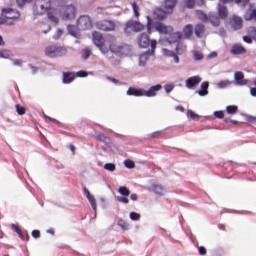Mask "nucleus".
Returning a JSON list of instances; mask_svg holds the SVG:
<instances>
[{"label":"nucleus","instance_id":"obj_27","mask_svg":"<svg viewBox=\"0 0 256 256\" xmlns=\"http://www.w3.org/2000/svg\"><path fill=\"white\" fill-rule=\"evenodd\" d=\"M175 5H177V0H165L164 8L168 13H173V9H175Z\"/></svg>","mask_w":256,"mask_h":256},{"label":"nucleus","instance_id":"obj_31","mask_svg":"<svg viewBox=\"0 0 256 256\" xmlns=\"http://www.w3.org/2000/svg\"><path fill=\"white\" fill-rule=\"evenodd\" d=\"M89 57H91V48L82 49L81 60L82 61H87V59H89Z\"/></svg>","mask_w":256,"mask_h":256},{"label":"nucleus","instance_id":"obj_11","mask_svg":"<svg viewBox=\"0 0 256 256\" xmlns=\"http://www.w3.org/2000/svg\"><path fill=\"white\" fill-rule=\"evenodd\" d=\"M63 21H69L75 19V6L68 5L64 8V13L62 14Z\"/></svg>","mask_w":256,"mask_h":256},{"label":"nucleus","instance_id":"obj_24","mask_svg":"<svg viewBox=\"0 0 256 256\" xmlns=\"http://www.w3.org/2000/svg\"><path fill=\"white\" fill-rule=\"evenodd\" d=\"M230 53L232 55H243V54L247 53V50L243 46L236 44V45L232 46Z\"/></svg>","mask_w":256,"mask_h":256},{"label":"nucleus","instance_id":"obj_28","mask_svg":"<svg viewBox=\"0 0 256 256\" xmlns=\"http://www.w3.org/2000/svg\"><path fill=\"white\" fill-rule=\"evenodd\" d=\"M178 39H183V33L174 32V33L170 34V36L167 38V41L169 43H177Z\"/></svg>","mask_w":256,"mask_h":256},{"label":"nucleus","instance_id":"obj_50","mask_svg":"<svg viewBox=\"0 0 256 256\" xmlns=\"http://www.w3.org/2000/svg\"><path fill=\"white\" fill-rule=\"evenodd\" d=\"M162 53H164V55L166 57H173L174 54H175V52H173V51H171V50H169L167 48L162 49Z\"/></svg>","mask_w":256,"mask_h":256},{"label":"nucleus","instance_id":"obj_32","mask_svg":"<svg viewBox=\"0 0 256 256\" xmlns=\"http://www.w3.org/2000/svg\"><path fill=\"white\" fill-rule=\"evenodd\" d=\"M118 193L123 197H129V195H131V191L126 186H120L118 188Z\"/></svg>","mask_w":256,"mask_h":256},{"label":"nucleus","instance_id":"obj_45","mask_svg":"<svg viewBox=\"0 0 256 256\" xmlns=\"http://www.w3.org/2000/svg\"><path fill=\"white\" fill-rule=\"evenodd\" d=\"M244 117L246 119V121H248V123H254V125H256V117L249 115V114H244Z\"/></svg>","mask_w":256,"mask_h":256},{"label":"nucleus","instance_id":"obj_39","mask_svg":"<svg viewBox=\"0 0 256 256\" xmlns=\"http://www.w3.org/2000/svg\"><path fill=\"white\" fill-rule=\"evenodd\" d=\"M146 19H147L146 29H147V32L151 34V29H153V19H151V17L149 16H147Z\"/></svg>","mask_w":256,"mask_h":256},{"label":"nucleus","instance_id":"obj_35","mask_svg":"<svg viewBox=\"0 0 256 256\" xmlns=\"http://www.w3.org/2000/svg\"><path fill=\"white\" fill-rule=\"evenodd\" d=\"M256 21V9L250 11L249 15H245V21Z\"/></svg>","mask_w":256,"mask_h":256},{"label":"nucleus","instance_id":"obj_15","mask_svg":"<svg viewBox=\"0 0 256 256\" xmlns=\"http://www.w3.org/2000/svg\"><path fill=\"white\" fill-rule=\"evenodd\" d=\"M161 89H163L161 84L151 86L148 90H144V97H156L157 91H161Z\"/></svg>","mask_w":256,"mask_h":256},{"label":"nucleus","instance_id":"obj_61","mask_svg":"<svg viewBox=\"0 0 256 256\" xmlns=\"http://www.w3.org/2000/svg\"><path fill=\"white\" fill-rule=\"evenodd\" d=\"M0 25H7V21L5 20V16H3V10L0 13Z\"/></svg>","mask_w":256,"mask_h":256},{"label":"nucleus","instance_id":"obj_44","mask_svg":"<svg viewBox=\"0 0 256 256\" xmlns=\"http://www.w3.org/2000/svg\"><path fill=\"white\" fill-rule=\"evenodd\" d=\"M16 112L18 113V115H25V113H27V110L25 109V107L18 104L16 105Z\"/></svg>","mask_w":256,"mask_h":256},{"label":"nucleus","instance_id":"obj_53","mask_svg":"<svg viewBox=\"0 0 256 256\" xmlns=\"http://www.w3.org/2000/svg\"><path fill=\"white\" fill-rule=\"evenodd\" d=\"M214 117H216V119H223V117H225V112H223V111H215L214 112Z\"/></svg>","mask_w":256,"mask_h":256},{"label":"nucleus","instance_id":"obj_40","mask_svg":"<svg viewBox=\"0 0 256 256\" xmlns=\"http://www.w3.org/2000/svg\"><path fill=\"white\" fill-rule=\"evenodd\" d=\"M187 117H188V119H192V121L199 119V115L197 113L193 112V110L187 111Z\"/></svg>","mask_w":256,"mask_h":256},{"label":"nucleus","instance_id":"obj_5","mask_svg":"<svg viewBox=\"0 0 256 256\" xmlns=\"http://www.w3.org/2000/svg\"><path fill=\"white\" fill-rule=\"evenodd\" d=\"M77 27L80 31H87L93 27V21L88 15L80 16L77 20Z\"/></svg>","mask_w":256,"mask_h":256},{"label":"nucleus","instance_id":"obj_58","mask_svg":"<svg viewBox=\"0 0 256 256\" xmlns=\"http://www.w3.org/2000/svg\"><path fill=\"white\" fill-rule=\"evenodd\" d=\"M62 35H63V30L58 29L57 34L53 36V39H55V41H57L61 38Z\"/></svg>","mask_w":256,"mask_h":256},{"label":"nucleus","instance_id":"obj_63","mask_svg":"<svg viewBox=\"0 0 256 256\" xmlns=\"http://www.w3.org/2000/svg\"><path fill=\"white\" fill-rule=\"evenodd\" d=\"M30 69H31V73L32 75H36L37 71H39V68L33 66V65H29Z\"/></svg>","mask_w":256,"mask_h":256},{"label":"nucleus","instance_id":"obj_38","mask_svg":"<svg viewBox=\"0 0 256 256\" xmlns=\"http://www.w3.org/2000/svg\"><path fill=\"white\" fill-rule=\"evenodd\" d=\"M183 3L187 9H195V0H183Z\"/></svg>","mask_w":256,"mask_h":256},{"label":"nucleus","instance_id":"obj_26","mask_svg":"<svg viewBox=\"0 0 256 256\" xmlns=\"http://www.w3.org/2000/svg\"><path fill=\"white\" fill-rule=\"evenodd\" d=\"M95 139L98 141H101L102 143H105V145H109L111 143V137L103 134V133H96L94 134Z\"/></svg>","mask_w":256,"mask_h":256},{"label":"nucleus","instance_id":"obj_2","mask_svg":"<svg viewBox=\"0 0 256 256\" xmlns=\"http://www.w3.org/2000/svg\"><path fill=\"white\" fill-rule=\"evenodd\" d=\"M51 9V0H36L33 6L34 15H45Z\"/></svg>","mask_w":256,"mask_h":256},{"label":"nucleus","instance_id":"obj_13","mask_svg":"<svg viewBox=\"0 0 256 256\" xmlns=\"http://www.w3.org/2000/svg\"><path fill=\"white\" fill-rule=\"evenodd\" d=\"M84 195L86 196L87 200L89 201L93 211L95 212V215H97V201L95 200V196L89 192V189L87 187L83 188Z\"/></svg>","mask_w":256,"mask_h":256},{"label":"nucleus","instance_id":"obj_21","mask_svg":"<svg viewBox=\"0 0 256 256\" xmlns=\"http://www.w3.org/2000/svg\"><path fill=\"white\" fill-rule=\"evenodd\" d=\"M167 14H169V12L165 9H161V8H156L154 10V15L156 17V19H158L159 21H163V19L167 18Z\"/></svg>","mask_w":256,"mask_h":256},{"label":"nucleus","instance_id":"obj_56","mask_svg":"<svg viewBox=\"0 0 256 256\" xmlns=\"http://www.w3.org/2000/svg\"><path fill=\"white\" fill-rule=\"evenodd\" d=\"M32 237H33L34 239H39V238L41 237V231H39V230H33V231H32Z\"/></svg>","mask_w":256,"mask_h":256},{"label":"nucleus","instance_id":"obj_9","mask_svg":"<svg viewBox=\"0 0 256 256\" xmlns=\"http://www.w3.org/2000/svg\"><path fill=\"white\" fill-rule=\"evenodd\" d=\"M149 191L155 193V195H158V197H163V195L167 193V188H165V186H163L162 184L153 183L152 185H150Z\"/></svg>","mask_w":256,"mask_h":256},{"label":"nucleus","instance_id":"obj_14","mask_svg":"<svg viewBox=\"0 0 256 256\" xmlns=\"http://www.w3.org/2000/svg\"><path fill=\"white\" fill-rule=\"evenodd\" d=\"M138 44L141 49H147V47H151V40L149 39V34L142 33L138 39Z\"/></svg>","mask_w":256,"mask_h":256},{"label":"nucleus","instance_id":"obj_34","mask_svg":"<svg viewBox=\"0 0 256 256\" xmlns=\"http://www.w3.org/2000/svg\"><path fill=\"white\" fill-rule=\"evenodd\" d=\"M237 111H239V107L237 105H229L226 107V113H228V115H235Z\"/></svg>","mask_w":256,"mask_h":256},{"label":"nucleus","instance_id":"obj_1","mask_svg":"<svg viewBox=\"0 0 256 256\" xmlns=\"http://www.w3.org/2000/svg\"><path fill=\"white\" fill-rule=\"evenodd\" d=\"M2 15L9 27L15 25V21L21 17V12L13 8H2Z\"/></svg>","mask_w":256,"mask_h":256},{"label":"nucleus","instance_id":"obj_62","mask_svg":"<svg viewBox=\"0 0 256 256\" xmlns=\"http://www.w3.org/2000/svg\"><path fill=\"white\" fill-rule=\"evenodd\" d=\"M11 229H13L15 231V233H17V235H19L21 232V228H19V226L15 225V224L11 225Z\"/></svg>","mask_w":256,"mask_h":256},{"label":"nucleus","instance_id":"obj_47","mask_svg":"<svg viewBox=\"0 0 256 256\" xmlns=\"http://www.w3.org/2000/svg\"><path fill=\"white\" fill-rule=\"evenodd\" d=\"M173 89H175V85H173V84H166L164 86L165 93H167V94L171 93V91H173Z\"/></svg>","mask_w":256,"mask_h":256},{"label":"nucleus","instance_id":"obj_16","mask_svg":"<svg viewBox=\"0 0 256 256\" xmlns=\"http://www.w3.org/2000/svg\"><path fill=\"white\" fill-rule=\"evenodd\" d=\"M93 43L96 47H101L102 45H105V38H103V34L100 32H93Z\"/></svg>","mask_w":256,"mask_h":256},{"label":"nucleus","instance_id":"obj_7","mask_svg":"<svg viewBox=\"0 0 256 256\" xmlns=\"http://www.w3.org/2000/svg\"><path fill=\"white\" fill-rule=\"evenodd\" d=\"M63 52H65V48L63 47H58V46H48L45 49V53L47 57H61L63 56Z\"/></svg>","mask_w":256,"mask_h":256},{"label":"nucleus","instance_id":"obj_54","mask_svg":"<svg viewBox=\"0 0 256 256\" xmlns=\"http://www.w3.org/2000/svg\"><path fill=\"white\" fill-rule=\"evenodd\" d=\"M9 53H10L9 50L1 51L0 58H2V59H9V57H10Z\"/></svg>","mask_w":256,"mask_h":256},{"label":"nucleus","instance_id":"obj_55","mask_svg":"<svg viewBox=\"0 0 256 256\" xmlns=\"http://www.w3.org/2000/svg\"><path fill=\"white\" fill-rule=\"evenodd\" d=\"M161 133H163V130L153 132V133L149 136V139H158V137H159V135H161Z\"/></svg>","mask_w":256,"mask_h":256},{"label":"nucleus","instance_id":"obj_43","mask_svg":"<svg viewBox=\"0 0 256 256\" xmlns=\"http://www.w3.org/2000/svg\"><path fill=\"white\" fill-rule=\"evenodd\" d=\"M67 31H68L69 35H72V37H77V32L75 31V26L68 25Z\"/></svg>","mask_w":256,"mask_h":256},{"label":"nucleus","instance_id":"obj_36","mask_svg":"<svg viewBox=\"0 0 256 256\" xmlns=\"http://www.w3.org/2000/svg\"><path fill=\"white\" fill-rule=\"evenodd\" d=\"M47 15H48V19H50L52 21V23H55V25H57V23H59V19L57 17H55L53 15V13H51V6L50 9H48L46 11Z\"/></svg>","mask_w":256,"mask_h":256},{"label":"nucleus","instance_id":"obj_17","mask_svg":"<svg viewBox=\"0 0 256 256\" xmlns=\"http://www.w3.org/2000/svg\"><path fill=\"white\" fill-rule=\"evenodd\" d=\"M201 81L200 76H192L186 80V87L187 89H193V87H197Z\"/></svg>","mask_w":256,"mask_h":256},{"label":"nucleus","instance_id":"obj_6","mask_svg":"<svg viewBox=\"0 0 256 256\" xmlns=\"http://www.w3.org/2000/svg\"><path fill=\"white\" fill-rule=\"evenodd\" d=\"M234 85L238 87H245L251 85V80L245 79V74L241 71L234 72Z\"/></svg>","mask_w":256,"mask_h":256},{"label":"nucleus","instance_id":"obj_4","mask_svg":"<svg viewBox=\"0 0 256 256\" xmlns=\"http://www.w3.org/2000/svg\"><path fill=\"white\" fill-rule=\"evenodd\" d=\"M157 49V40H151V49L139 55V67H145L151 55H155Z\"/></svg>","mask_w":256,"mask_h":256},{"label":"nucleus","instance_id":"obj_37","mask_svg":"<svg viewBox=\"0 0 256 256\" xmlns=\"http://www.w3.org/2000/svg\"><path fill=\"white\" fill-rule=\"evenodd\" d=\"M104 169L106 171H110V173H113L117 169V166L114 163H106L104 165Z\"/></svg>","mask_w":256,"mask_h":256},{"label":"nucleus","instance_id":"obj_49","mask_svg":"<svg viewBox=\"0 0 256 256\" xmlns=\"http://www.w3.org/2000/svg\"><path fill=\"white\" fill-rule=\"evenodd\" d=\"M117 201L120 203H125L127 205L129 203V198L127 196H117Z\"/></svg>","mask_w":256,"mask_h":256},{"label":"nucleus","instance_id":"obj_20","mask_svg":"<svg viewBox=\"0 0 256 256\" xmlns=\"http://www.w3.org/2000/svg\"><path fill=\"white\" fill-rule=\"evenodd\" d=\"M194 33L198 39L203 38V35H205V25L201 23L196 24L194 27Z\"/></svg>","mask_w":256,"mask_h":256},{"label":"nucleus","instance_id":"obj_41","mask_svg":"<svg viewBox=\"0 0 256 256\" xmlns=\"http://www.w3.org/2000/svg\"><path fill=\"white\" fill-rule=\"evenodd\" d=\"M129 218L131 219V221H139L141 219V214L137 212H130Z\"/></svg>","mask_w":256,"mask_h":256},{"label":"nucleus","instance_id":"obj_64","mask_svg":"<svg viewBox=\"0 0 256 256\" xmlns=\"http://www.w3.org/2000/svg\"><path fill=\"white\" fill-rule=\"evenodd\" d=\"M250 95L251 97H256V87H250Z\"/></svg>","mask_w":256,"mask_h":256},{"label":"nucleus","instance_id":"obj_48","mask_svg":"<svg viewBox=\"0 0 256 256\" xmlns=\"http://www.w3.org/2000/svg\"><path fill=\"white\" fill-rule=\"evenodd\" d=\"M203 54L199 51L194 52V61H202Z\"/></svg>","mask_w":256,"mask_h":256},{"label":"nucleus","instance_id":"obj_23","mask_svg":"<svg viewBox=\"0 0 256 256\" xmlns=\"http://www.w3.org/2000/svg\"><path fill=\"white\" fill-rule=\"evenodd\" d=\"M229 15V10H227V6L219 4L218 5V17L220 19H227Z\"/></svg>","mask_w":256,"mask_h":256},{"label":"nucleus","instance_id":"obj_10","mask_svg":"<svg viewBox=\"0 0 256 256\" xmlns=\"http://www.w3.org/2000/svg\"><path fill=\"white\" fill-rule=\"evenodd\" d=\"M230 27L234 31H239V30L243 29V18H241L237 15H233L230 20Z\"/></svg>","mask_w":256,"mask_h":256},{"label":"nucleus","instance_id":"obj_29","mask_svg":"<svg viewBox=\"0 0 256 256\" xmlns=\"http://www.w3.org/2000/svg\"><path fill=\"white\" fill-rule=\"evenodd\" d=\"M233 82L230 80H221L216 84L217 89H227V87H231Z\"/></svg>","mask_w":256,"mask_h":256},{"label":"nucleus","instance_id":"obj_8","mask_svg":"<svg viewBox=\"0 0 256 256\" xmlns=\"http://www.w3.org/2000/svg\"><path fill=\"white\" fill-rule=\"evenodd\" d=\"M96 27L100 31H115V23L111 20L97 22Z\"/></svg>","mask_w":256,"mask_h":256},{"label":"nucleus","instance_id":"obj_3","mask_svg":"<svg viewBox=\"0 0 256 256\" xmlns=\"http://www.w3.org/2000/svg\"><path fill=\"white\" fill-rule=\"evenodd\" d=\"M143 29H145V26L141 22L129 20L125 24L124 33H126V35H131V33H141Z\"/></svg>","mask_w":256,"mask_h":256},{"label":"nucleus","instance_id":"obj_51","mask_svg":"<svg viewBox=\"0 0 256 256\" xmlns=\"http://www.w3.org/2000/svg\"><path fill=\"white\" fill-rule=\"evenodd\" d=\"M198 253L201 256L207 255V248L205 246H198Z\"/></svg>","mask_w":256,"mask_h":256},{"label":"nucleus","instance_id":"obj_57","mask_svg":"<svg viewBox=\"0 0 256 256\" xmlns=\"http://www.w3.org/2000/svg\"><path fill=\"white\" fill-rule=\"evenodd\" d=\"M98 49L103 53L104 55L109 53V48L105 47V44H102L101 47H98Z\"/></svg>","mask_w":256,"mask_h":256},{"label":"nucleus","instance_id":"obj_33","mask_svg":"<svg viewBox=\"0 0 256 256\" xmlns=\"http://www.w3.org/2000/svg\"><path fill=\"white\" fill-rule=\"evenodd\" d=\"M117 225L118 227L122 228L123 231H129V223H127L125 220L121 218L118 219Z\"/></svg>","mask_w":256,"mask_h":256},{"label":"nucleus","instance_id":"obj_19","mask_svg":"<svg viewBox=\"0 0 256 256\" xmlns=\"http://www.w3.org/2000/svg\"><path fill=\"white\" fill-rule=\"evenodd\" d=\"M181 33L183 39H191L193 37V26L191 24L185 25Z\"/></svg>","mask_w":256,"mask_h":256},{"label":"nucleus","instance_id":"obj_42","mask_svg":"<svg viewBox=\"0 0 256 256\" xmlns=\"http://www.w3.org/2000/svg\"><path fill=\"white\" fill-rule=\"evenodd\" d=\"M124 166L126 169H135V162L133 160H125Z\"/></svg>","mask_w":256,"mask_h":256},{"label":"nucleus","instance_id":"obj_52","mask_svg":"<svg viewBox=\"0 0 256 256\" xmlns=\"http://www.w3.org/2000/svg\"><path fill=\"white\" fill-rule=\"evenodd\" d=\"M106 79H107V81L114 83V85H121V81H119L111 76H106Z\"/></svg>","mask_w":256,"mask_h":256},{"label":"nucleus","instance_id":"obj_18","mask_svg":"<svg viewBox=\"0 0 256 256\" xmlns=\"http://www.w3.org/2000/svg\"><path fill=\"white\" fill-rule=\"evenodd\" d=\"M126 95H129V97H144V90L141 88H135V87H130Z\"/></svg>","mask_w":256,"mask_h":256},{"label":"nucleus","instance_id":"obj_22","mask_svg":"<svg viewBox=\"0 0 256 256\" xmlns=\"http://www.w3.org/2000/svg\"><path fill=\"white\" fill-rule=\"evenodd\" d=\"M197 93L200 97H207L209 95V83L207 81L203 82Z\"/></svg>","mask_w":256,"mask_h":256},{"label":"nucleus","instance_id":"obj_30","mask_svg":"<svg viewBox=\"0 0 256 256\" xmlns=\"http://www.w3.org/2000/svg\"><path fill=\"white\" fill-rule=\"evenodd\" d=\"M187 51V45L183 42H178L176 45V53L177 55H183Z\"/></svg>","mask_w":256,"mask_h":256},{"label":"nucleus","instance_id":"obj_59","mask_svg":"<svg viewBox=\"0 0 256 256\" xmlns=\"http://www.w3.org/2000/svg\"><path fill=\"white\" fill-rule=\"evenodd\" d=\"M87 71L84 70H80L78 72H76V77H87Z\"/></svg>","mask_w":256,"mask_h":256},{"label":"nucleus","instance_id":"obj_25","mask_svg":"<svg viewBox=\"0 0 256 256\" xmlns=\"http://www.w3.org/2000/svg\"><path fill=\"white\" fill-rule=\"evenodd\" d=\"M75 81V73L73 72H64L63 73V83L65 85H69V83H73Z\"/></svg>","mask_w":256,"mask_h":256},{"label":"nucleus","instance_id":"obj_46","mask_svg":"<svg viewBox=\"0 0 256 256\" xmlns=\"http://www.w3.org/2000/svg\"><path fill=\"white\" fill-rule=\"evenodd\" d=\"M132 9L134 12V17H139V6L137 5V2L132 3Z\"/></svg>","mask_w":256,"mask_h":256},{"label":"nucleus","instance_id":"obj_60","mask_svg":"<svg viewBox=\"0 0 256 256\" xmlns=\"http://www.w3.org/2000/svg\"><path fill=\"white\" fill-rule=\"evenodd\" d=\"M244 43H248V45H251L253 43V39L250 36H243Z\"/></svg>","mask_w":256,"mask_h":256},{"label":"nucleus","instance_id":"obj_12","mask_svg":"<svg viewBox=\"0 0 256 256\" xmlns=\"http://www.w3.org/2000/svg\"><path fill=\"white\" fill-rule=\"evenodd\" d=\"M154 29H155V31H157L161 35H167V34H169L173 31V27L166 26L165 24H163L161 22H156L154 24Z\"/></svg>","mask_w":256,"mask_h":256}]
</instances>
